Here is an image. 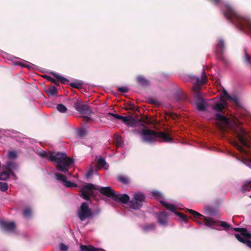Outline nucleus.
I'll return each instance as SVG.
<instances>
[{"label":"nucleus","mask_w":251,"mask_h":251,"mask_svg":"<svg viewBox=\"0 0 251 251\" xmlns=\"http://www.w3.org/2000/svg\"><path fill=\"white\" fill-rule=\"evenodd\" d=\"M98 190L103 195L111 198L117 202L126 203L129 201V197L127 194H121L114 192L110 187H100L88 183L82 187L81 190V196L88 201L90 196L94 195V191Z\"/></svg>","instance_id":"f257e3e1"},{"label":"nucleus","mask_w":251,"mask_h":251,"mask_svg":"<svg viewBox=\"0 0 251 251\" xmlns=\"http://www.w3.org/2000/svg\"><path fill=\"white\" fill-rule=\"evenodd\" d=\"M37 153L41 157L55 162L56 168L63 173L68 172L70 166L74 163V160L68 157L65 152L52 153L40 149L37 151Z\"/></svg>","instance_id":"f03ea898"},{"label":"nucleus","mask_w":251,"mask_h":251,"mask_svg":"<svg viewBox=\"0 0 251 251\" xmlns=\"http://www.w3.org/2000/svg\"><path fill=\"white\" fill-rule=\"evenodd\" d=\"M187 210L195 217L203 219L202 221L199 220L196 221L200 225H204L212 229L218 230H221V228L226 231L230 230L231 226L226 222L216 220L209 217H205L199 212L191 209H187Z\"/></svg>","instance_id":"7ed1b4c3"},{"label":"nucleus","mask_w":251,"mask_h":251,"mask_svg":"<svg viewBox=\"0 0 251 251\" xmlns=\"http://www.w3.org/2000/svg\"><path fill=\"white\" fill-rule=\"evenodd\" d=\"M151 194L155 199L160 201L162 206L166 207V208L168 210L175 213L176 215L180 217L184 222H187L188 219L187 216L182 213L176 212V206L174 203H169V202L165 201L164 196L161 192L157 190H154L151 192Z\"/></svg>","instance_id":"20e7f679"},{"label":"nucleus","mask_w":251,"mask_h":251,"mask_svg":"<svg viewBox=\"0 0 251 251\" xmlns=\"http://www.w3.org/2000/svg\"><path fill=\"white\" fill-rule=\"evenodd\" d=\"M141 135L143 142L150 144L155 142L158 137V134L155 132L149 129H142Z\"/></svg>","instance_id":"39448f33"},{"label":"nucleus","mask_w":251,"mask_h":251,"mask_svg":"<svg viewBox=\"0 0 251 251\" xmlns=\"http://www.w3.org/2000/svg\"><path fill=\"white\" fill-rule=\"evenodd\" d=\"M145 200L144 195L140 193H135L133 198L129 201V206L130 208L138 210L143 205V201Z\"/></svg>","instance_id":"423d86ee"},{"label":"nucleus","mask_w":251,"mask_h":251,"mask_svg":"<svg viewBox=\"0 0 251 251\" xmlns=\"http://www.w3.org/2000/svg\"><path fill=\"white\" fill-rule=\"evenodd\" d=\"M92 212L86 202L81 203L80 208L77 212V215L81 221L92 216Z\"/></svg>","instance_id":"0eeeda50"},{"label":"nucleus","mask_w":251,"mask_h":251,"mask_svg":"<svg viewBox=\"0 0 251 251\" xmlns=\"http://www.w3.org/2000/svg\"><path fill=\"white\" fill-rule=\"evenodd\" d=\"M74 107L80 114L83 115L84 117H87L93 113L90 107L83 104L82 102L77 101L74 104Z\"/></svg>","instance_id":"6e6552de"},{"label":"nucleus","mask_w":251,"mask_h":251,"mask_svg":"<svg viewBox=\"0 0 251 251\" xmlns=\"http://www.w3.org/2000/svg\"><path fill=\"white\" fill-rule=\"evenodd\" d=\"M194 99L196 102V107L199 110L203 111L206 109L207 106L204 101V100L200 94H196L195 96Z\"/></svg>","instance_id":"1a4fd4ad"},{"label":"nucleus","mask_w":251,"mask_h":251,"mask_svg":"<svg viewBox=\"0 0 251 251\" xmlns=\"http://www.w3.org/2000/svg\"><path fill=\"white\" fill-rule=\"evenodd\" d=\"M169 215L165 211H163L156 214V218L159 224L163 226L168 225V218Z\"/></svg>","instance_id":"9d476101"},{"label":"nucleus","mask_w":251,"mask_h":251,"mask_svg":"<svg viewBox=\"0 0 251 251\" xmlns=\"http://www.w3.org/2000/svg\"><path fill=\"white\" fill-rule=\"evenodd\" d=\"M0 224L3 229L6 231L12 232L15 227V224L12 222H7L5 221H1Z\"/></svg>","instance_id":"9b49d317"},{"label":"nucleus","mask_w":251,"mask_h":251,"mask_svg":"<svg viewBox=\"0 0 251 251\" xmlns=\"http://www.w3.org/2000/svg\"><path fill=\"white\" fill-rule=\"evenodd\" d=\"M191 81L192 83L197 84H202L205 83L206 81V77L204 70L203 69L202 70L201 75L200 77L194 76L192 77Z\"/></svg>","instance_id":"f8f14e48"},{"label":"nucleus","mask_w":251,"mask_h":251,"mask_svg":"<svg viewBox=\"0 0 251 251\" xmlns=\"http://www.w3.org/2000/svg\"><path fill=\"white\" fill-rule=\"evenodd\" d=\"M226 106V102L223 99H220V100L212 106V108L216 111L220 112L223 110Z\"/></svg>","instance_id":"ddd939ff"},{"label":"nucleus","mask_w":251,"mask_h":251,"mask_svg":"<svg viewBox=\"0 0 251 251\" xmlns=\"http://www.w3.org/2000/svg\"><path fill=\"white\" fill-rule=\"evenodd\" d=\"M222 93L229 101L234 103L236 105L239 104V100L235 95L230 96L225 89H223Z\"/></svg>","instance_id":"4468645a"},{"label":"nucleus","mask_w":251,"mask_h":251,"mask_svg":"<svg viewBox=\"0 0 251 251\" xmlns=\"http://www.w3.org/2000/svg\"><path fill=\"white\" fill-rule=\"evenodd\" d=\"M224 41L222 38H220L218 42L216 44V51L217 54H221L225 49Z\"/></svg>","instance_id":"2eb2a0df"},{"label":"nucleus","mask_w":251,"mask_h":251,"mask_svg":"<svg viewBox=\"0 0 251 251\" xmlns=\"http://www.w3.org/2000/svg\"><path fill=\"white\" fill-rule=\"evenodd\" d=\"M96 161L98 163V165L100 167L104 168L107 170L108 168V165L105 162V159L101 157H96Z\"/></svg>","instance_id":"dca6fc26"},{"label":"nucleus","mask_w":251,"mask_h":251,"mask_svg":"<svg viewBox=\"0 0 251 251\" xmlns=\"http://www.w3.org/2000/svg\"><path fill=\"white\" fill-rule=\"evenodd\" d=\"M80 250L81 251H105L101 249H97L93 246H86L81 245L80 246Z\"/></svg>","instance_id":"f3484780"},{"label":"nucleus","mask_w":251,"mask_h":251,"mask_svg":"<svg viewBox=\"0 0 251 251\" xmlns=\"http://www.w3.org/2000/svg\"><path fill=\"white\" fill-rule=\"evenodd\" d=\"M5 168L8 170H9L13 174V171L16 170L17 168V165L16 163L13 161H8L6 162L5 165Z\"/></svg>","instance_id":"a211bd4d"},{"label":"nucleus","mask_w":251,"mask_h":251,"mask_svg":"<svg viewBox=\"0 0 251 251\" xmlns=\"http://www.w3.org/2000/svg\"><path fill=\"white\" fill-rule=\"evenodd\" d=\"M137 82L142 86L149 85V81L142 75H138L136 77Z\"/></svg>","instance_id":"6ab92c4d"},{"label":"nucleus","mask_w":251,"mask_h":251,"mask_svg":"<svg viewBox=\"0 0 251 251\" xmlns=\"http://www.w3.org/2000/svg\"><path fill=\"white\" fill-rule=\"evenodd\" d=\"M10 175H13L9 170H8L5 168V170L0 173V179L5 180L8 179Z\"/></svg>","instance_id":"aec40b11"},{"label":"nucleus","mask_w":251,"mask_h":251,"mask_svg":"<svg viewBox=\"0 0 251 251\" xmlns=\"http://www.w3.org/2000/svg\"><path fill=\"white\" fill-rule=\"evenodd\" d=\"M155 228V225L153 223L146 224L143 226L142 227L143 230L146 232L150 231H152L154 230Z\"/></svg>","instance_id":"412c9836"},{"label":"nucleus","mask_w":251,"mask_h":251,"mask_svg":"<svg viewBox=\"0 0 251 251\" xmlns=\"http://www.w3.org/2000/svg\"><path fill=\"white\" fill-rule=\"evenodd\" d=\"M32 210L30 207H26L23 212V216L26 219L30 218L32 216Z\"/></svg>","instance_id":"4be33fe9"},{"label":"nucleus","mask_w":251,"mask_h":251,"mask_svg":"<svg viewBox=\"0 0 251 251\" xmlns=\"http://www.w3.org/2000/svg\"><path fill=\"white\" fill-rule=\"evenodd\" d=\"M232 145L235 147L238 150L246 154L247 151L245 150L241 146H240L239 143L235 140H232L231 141Z\"/></svg>","instance_id":"5701e85b"},{"label":"nucleus","mask_w":251,"mask_h":251,"mask_svg":"<svg viewBox=\"0 0 251 251\" xmlns=\"http://www.w3.org/2000/svg\"><path fill=\"white\" fill-rule=\"evenodd\" d=\"M46 93L49 96H54L57 93V89L55 86H51L46 91Z\"/></svg>","instance_id":"b1692460"},{"label":"nucleus","mask_w":251,"mask_h":251,"mask_svg":"<svg viewBox=\"0 0 251 251\" xmlns=\"http://www.w3.org/2000/svg\"><path fill=\"white\" fill-rule=\"evenodd\" d=\"M51 74L58 80V81H61L63 84H65L67 81H68V80L67 78L62 76H61L59 74L54 72L51 73Z\"/></svg>","instance_id":"393cba45"},{"label":"nucleus","mask_w":251,"mask_h":251,"mask_svg":"<svg viewBox=\"0 0 251 251\" xmlns=\"http://www.w3.org/2000/svg\"><path fill=\"white\" fill-rule=\"evenodd\" d=\"M158 137H159L164 140L166 142H170L172 139L167 134L164 132H160L158 134Z\"/></svg>","instance_id":"a878e982"},{"label":"nucleus","mask_w":251,"mask_h":251,"mask_svg":"<svg viewBox=\"0 0 251 251\" xmlns=\"http://www.w3.org/2000/svg\"><path fill=\"white\" fill-rule=\"evenodd\" d=\"M54 176H55V177L56 179L59 181L62 182V183L64 182V181L66 179L65 176L62 174H60V173H55Z\"/></svg>","instance_id":"bb28decb"},{"label":"nucleus","mask_w":251,"mask_h":251,"mask_svg":"<svg viewBox=\"0 0 251 251\" xmlns=\"http://www.w3.org/2000/svg\"><path fill=\"white\" fill-rule=\"evenodd\" d=\"M118 181L122 184H127L128 183V180L127 178L123 176H119L117 178Z\"/></svg>","instance_id":"cd10ccee"},{"label":"nucleus","mask_w":251,"mask_h":251,"mask_svg":"<svg viewBox=\"0 0 251 251\" xmlns=\"http://www.w3.org/2000/svg\"><path fill=\"white\" fill-rule=\"evenodd\" d=\"M63 184L64 185V186L67 188L75 187L77 186L75 183L72 182L70 181L66 180V179L63 183Z\"/></svg>","instance_id":"c85d7f7f"},{"label":"nucleus","mask_w":251,"mask_h":251,"mask_svg":"<svg viewBox=\"0 0 251 251\" xmlns=\"http://www.w3.org/2000/svg\"><path fill=\"white\" fill-rule=\"evenodd\" d=\"M56 109L61 113H65L67 109L66 107L62 104H58L56 105Z\"/></svg>","instance_id":"c756f323"},{"label":"nucleus","mask_w":251,"mask_h":251,"mask_svg":"<svg viewBox=\"0 0 251 251\" xmlns=\"http://www.w3.org/2000/svg\"><path fill=\"white\" fill-rule=\"evenodd\" d=\"M251 181H247L244 183L242 189L244 191H250L251 189Z\"/></svg>","instance_id":"7c9ffc66"},{"label":"nucleus","mask_w":251,"mask_h":251,"mask_svg":"<svg viewBox=\"0 0 251 251\" xmlns=\"http://www.w3.org/2000/svg\"><path fill=\"white\" fill-rule=\"evenodd\" d=\"M17 64H19L23 67H25L28 69H30L32 68L33 64L26 61H23V63H19Z\"/></svg>","instance_id":"2f4dec72"},{"label":"nucleus","mask_w":251,"mask_h":251,"mask_svg":"<svg viewBox=\"0 0 251 251\" xmlns=\"http://www.w3.org/2000/svg\"><path fill=\"white\" fill-rule=\"evenodd\" d=\"M126 125L129 127H133L135 126L136 122L134 119L130 117Z\"/></svg>","instance_id":"473e14b6"},{"label":"nucleus","mask_w":251,"mask_h":251,"mask_svg":"<svg viewBox=\"0 0 251 251\" xmlns=\"http://www.w3.org/2000/svg\"><path fill=\"white\" fill-rule=\"evenodd\" d=\"M111 116L114 117L116 119H118V120H121V117H122V116H120L117 114H113L111 112L108 113L106 115V117L107 119H109L110 118L109 116Z\"/></svg>","instance_id":"72a5a7b5"},{"label":"nucleus","mask_w":251,"mask_h":251,"mask_svg":"<svg viewBox=\"0 0 251 251\" xmlns=\"http://www.w3.org/2000/svg\"><path fill=\"white\" fill-rule=\"evenodd\" d=\"M8 156L10 159H15L17 157V153L15 151H9L8 153Z\"/></svg>","instance_id":"f704fd0d"},{"label":"nucleus","mask_w":251,"mask_h":251,"mask_svg":"<svg viewBox=\"0 0 251 251\" xmlns=\"http://www.w3.org/2000/svg\"><path fill=\"white\" fill-rule=\"evenodd\" d=\"M8 189V184L6 182H0V190L2 192L6 191Z\"/></svg>","instance_id":"c9c22d12"},{"label":"nucleus","mask_w":251,"mask_h":251,"mask_svg":"<svg viewBox=\"0 0 251 251\" xmlns=\"http://www.w3.org/2000/svg\"><path fill=\"white\" fill-rule=\"evenodd\" d=\"M115 139L118 145L121 146L123 145V143L122 140V137L121 136H119L118 135H115Z\"/></svg>","instance_id":"e433bc0d"},{"label":"nucleus","mask_w":251,"mask_h":251,"mask_svg":"<svg viewBox=\"0 0 251 251\" xmlns=\"http://www.w3.org/2000/svg\"><path fill=\"white\" fill-rule=\"evenodd\" d=\"M70 85L73 88H79L81 86L82 83L79 82H74Z\"/></svg>","instance_id":"4c0bfd02"},{"label":"nucleus","mask_w":251,"mask_h":251,"mask_svg":"<svg viewBox=\"0 0 251 251\" xmlns=\"http://www.w3.org/2000/svg\"><path fill=\"white\" fill-rule=\"evenodd\" d=\"M59 250L60 251H67L68 250V246L61 243L59 245Z\"/></svg>","instance_id":"58836bf2"},{"label":"nucleus","mask_w":251,"mask_h":251,"mask_svg":"<svg viewBox=\"0 0 251 251\" xmlns=\"http://www.w3.org/2000/svg\"><path fill=\"white\" fill-rule=\"evenodd\" d=\"M118 90L122 93H126L128 91V88L126 87H119Z\"/></svg>","instance_id":"ea45409f"},{"label":"nucleus","mask_w":251,"mask_h":251,"mask_svg":"<svg viewBox=\"0 0 251 251\" xmlns=\"http://www.w3.org/2000/svg\"><path fill=\"white\" fill-rule=\"evenodd\" d=\"M95 173H96V171H94L93 168H91L86 175V177L87 178H88Z\"/></svg>","instance_id":"a19ab883"},{"label":"nucleus","mask_w":251,"mask_h":251,"mask_svg":"<svg viewBox=\"0 0 251 251\" xmlns=\"http://www.w3.org/2000/svg\"><path fill=\"white\" fill-rule=\"evenodd\" d=\"M242 162L247 166L251 168V160H242Z\"/></svg>","instance_id":"79ce46f5"},{"label":"nucleus","mask_w":251,"mask_h":251,"mask_svg":"<svg viewBox=\"0 0 251 251\" xmlns=\"http://www.w3.org/2000/svg\"><path fill=\"white\" fill-rule=\"evenodd\" d=\"M205 214H209L210 215H212V211L211 208L208 206L205 207Z\"/></svg>","instance_id":"37998d69"},{"label":"nucleus","mask_w":251,"mask_h":251,"mask_svg":"<svg viewBox=\"0 0 251 251\" xmlns=\"http://www.w3.org/2000/svg\"><path fill=\"white\" fill-rule=\"evenodd\" d=\"M78 134L80 136H83L85 134V130L83 128L79 129L78 131Z\"/></svg>","instance_id":"c03bdc74"},{"label":"nucleus","mask_w":251,"mask_h":251,"mask_svg":"<svg viewBox=\"0 0 251 251\" xmlns=\"http://www.w3.org/2000/svg\"><path fill=\"white\" fill-rule=\"evenodd\" d=\"M130 117H127L125 116H122L121 119L120 120H121L124 124H126L127 123L128 120L129 119Z\"/></svg>","instance_id":"a18cd8bd"},{"label":"nucleus","mask_w":251,"mask_h":251,"mask_svg":"<svg viewBox=\"0 0 251 251\" xmlns=\"http://www.w3.org/2000/svg\"><path fill=\"white\" fill-rule=\"evenodd\" d=\"M182 93V91L181 90L179 89L178 91V95L176 96V100L178 101L180 100L181 97L180 96V95Z\"/></svg>","instance_id":"49530a36"},{"label":"nucleus","mask_w":251,"mask_h":251,"mask_svg":"<svg viewBox=\"0 0 251 251\" xmlns=\"http://www.w3.org/2000/svg\"><path fill=\"white\" fill-rule=\"evenodd\" d=\"M45 77H46L49 80H50L51 82H54V80L52 77H51L50 76L46 75Z\"/></svg>","instance_id":"de8ad7c7"},{"label":"nucleus","mask_w":251,"mask_h":251,"mask_svg":"<svg viewBox=\"0 0 251 251\" xmlns=\"http://www.w3.org/2000/svg\"><path fill=\"white\" fill-rule=\"evenodd\" d=\"M233 156H234L237 160L240 161V160L237 157L234 156V155H232Z\"/></svg>","instance_id":"09e8293b"}]
</instances>
